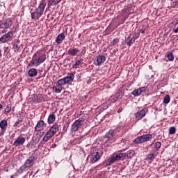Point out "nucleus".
<instances>
[{
  "label": "nucleus",
  "instance_id": "nucleus-1",
  "mask_svg": "<svg viewBox=\"0 0 178 178\" xmlns=\"http://www.w3.org/2000/svg\"><path fill=\"white\" fill-rule=\"evenodd\" d=\"M135 154L136 152H134V150H129L126 153H114L108 160L104 161L103 164L104 166H111V165H113L115 162H118V161H123V159H126L127 158L131 159Z\"/></svg>",
  "mask_w": 178,
  "mask_h": 178
},
{
  "label": "nucleus",
  "instance_id": "nucleus-2",
  "mask_svg": "<svg viewBox=\"0 0 178 178\" xmlns=\"http://www.w3.org/2000/svg\"><path fill=\"white\" fill-rule=\"evenodd\" d=\"M36 56L37 54H35L30 63L28 65V67H33V66H35V67H37L38 66H40L41 63H44L47 59V54H45L40 56L38 58H37Z\"/></svg>",
  "mask_w": 178,
  "mask_h": 178
},
{
  "label": "nucleus",
  "instance_id": "nucleus-3",
  "mask_svg": "<svg viewBox=\"0 0 178 178\" xmlns=\"http://www.w3.org/2000/svg\"><path fill=\"white\" fill-rule=\"evenodd\" d=\"M45 6H47L45 3H40L38 8H36L34 12L31 13V19H33L34 20H38L40 17L42 16V13H44Z\"/></svg>",
  "mask_w": 178,
  "mask_h": 178
},
{
  "label": "nucleus",
  "instance_id": "nucleus-4",
  "mask_svg": "<svg viewBox=\"0 0 178 178\" xmlns=\"http://www.w3.org/2000/svg\"><path fill=\"white\" fill-rule=\"evenodd\" d=\"M150 140H152V135L145 134L138 136V138L134 139V143H135V144H143V143L150 141Z\"/></svg>",
  "mask_w": 178,
  "mask_h": 178
},
{
  "label": "nucleus",
  "instance_id": "nucleus-5",
  "mask_svg": "<svg viewBox=\"0 0 178 178\" xmlns=\"http://www.w3.org/2000/svg\"><path fill=\"white\" fill-rule=\"evenodd\" d=\"M100 159L101 155L99 154V152H95L88 155L87 161H89V163H95V162H98V161H99Z\"/></svg>",
  "mask_w": 178,
  "mask_h": 178
},
{
  "label": "nucleus",
  "instance_id": "nucleus-6",
  "mask_svg": "<svg viewBox=\"0 0 178 178\" xmlns=\"http://www.w3.org/2000/svg\"><path fill=\"white\" fill-rule=\"evenodd\" d=\"M84 124V120L83 119L76 120L72 125L71 131L72 133H74L79 130V129L81 128V126Z\"/></svg>",
  "mask_w": 178,
  "mask_h": 178
},
{
  "label": "nucleus",
  "instance_id": "nucleus-7",
  "mask_svg": "<svg viewBox=\"0 0 178 178\" xmlns=\"http://www.w3.org/2000/svg\"><path fill=\"white\" fill-rule=\"evenodd\" d=\"M13 24V21L7 19L6 21H0V29H9Z\"/></svg>",
  "mask_w": 178,
  "mask_h": 178
},
{
  "label": "nucleus",
  "instance_id": "nucleus-8",
  "mask_svg": "<svg viewBox=\"0 0 178 178\" xmlns=\"http://www.w3.org/2000/svg\"><path fill=\"white\" fill-rule=\"evenodd\" d=\"M34 162H35V156H31L25 161L24 165L26 166L28 169H30V168L34 165Z\"/></svg>",
  "mask_w": 178,
  "mask_h": 178
},
{
  "label": "nucleus",
  "instance_id": "nucleus-9",
  "mask_svg": "<svg viewBox=\"0 0 178 178\" xmlns=\"http://www.w3.org/2000/svg\"><path fill=\"white\" fill-rule=\"evenodd\" d=\"M12 37H13V33L12 32H8L0 38V42L5 43L9 41Z\"/></svg>",
  "mask_w": 178,
  "mask_h": 178
},
{
  "label": "nucleus",
  "instance_id": "nucleus-10",
  "mask_svg": "<svg viewBox=\"0 0 178 178\" xmlns=\"http://www.w3.org/2000/svg\"><path fill=\"white\" fill-rule=\"evenodd\" d=\"M24 143H26V138L23 136H19L14 142L13 145H15V147H20V145H23Z\"/></svg>",
  "mask_w": 178,
  "mask_h": 178
},
{
  "label": "nucleus",
  "instance_id": "nucleus-11",
  "mask_svg": "<svg viewBox=\"0 0 178 178\" xmlns=\"http://www.w3.org/2000/svg\"><path fill=\"white\" fill-rule=\"evenodd\" d=\"M96 58V63H95L96 66H101V65L104 63L105 60H106V57H105V56L98 55Z\"/></svg>",
  "mask_w": 178,
  "mask_h": 178
},
{
  "label": "nucleus",
  "instance_id": "nucleus-12",
  "mask_svg": "<svg viewBox=\"0 0 178 178\" xmlns=\"http://www.w3.org/2000/svg\"><path fill=\"white\" fill-rule=\"evenodd\" d=\"M44 127H45V122H44V120H40L35 127V131H41L44 130Z\"/></svg>",
  "mask_w": 178,
  "mask_h": 178
},
{
  "label": "nucleus",
  "instance_id": "nucleus-13",
  "mask_svg": "<svg viewBox=\"0 0 178 178\" xmlns=\"http://www.w3.org/2000/svg\"><path fill=\"white\" fill-rule=\"evenodd\" d=\"M145 110L142 109L134 114L136 120H141L144 116H145Z\"/></svg>",
  "mask_w": 178,
  "mask_h": 178
},
{
  "label": "nucleus",
  "instance_id": "nucleus-14",
  "mask_svg": "<svg viewBox=\"0 0 178 178\" xmlns=\"http://www.w3.org/2000/svg\"><path fill=\"white\" fill-rule=\"evenodd\" d=\"M147 90V88L145 87H142L138 89H136L132 92V95H134L135 97H138V95H140L142 92H144Z\"/></svg>",
  "mask_w": 178,
  "mask_h": 178
},
{
  "label": "nucleus",
  "instance_id": "nucleus-15",
  "mask_svg": "<svg viewBox=\"0 0 178 178\" xmlns=\"http://www.w3.org/2000/svg\"><path fill=\"white\" fill-rule=\"evenodd\" d=\"M54 136H55V134H53V132H51L50 131V129L46 133V134L44 135V136L43 137V141L44 143H47V141L50 139L52 138V137H54Z\"/></svg>",
  "mask_w": 178,
  "mask_h": 178
},
{
  "label": "nucleus",
  "instance_id": "nucleus-16",
  "mask_svg": "<svg viewBox=\"0 0 178 178\" xmlns=\"http://www.w3.org/2000/svg\"><path fill=\"white\" fill-rule=\"evenodd\" d=\"M66 84H72L73 83V80H74V74H70V76L65 77Z\"/></svg>",
  "mask_w": 178,
  "mask_h": 178
},
{
  "label": "nucleus",
  "instance_id": "nucleus-17",
  "mask_svg": "<svg viewBox=\"0 0 178 178\" xmlns=\"http://www.w3.org/2000/svg\"><path fill=\"white\" fill-rule=\"evenodd\" d=\"M38 74V71L35 68H31L28 72V74L29 77H35L37 74Z\"/></svg>",
  "mask_w": 178,
  "mask_h": 178
},
{
  "label": "nucleus",
  "instance_id": "nucleus-18",
  "mask_svg": "<svg viewBox=\"0 0 178 178\" xmlns=\"http://www.w3.org/2000/svg\"><path fill=\"white\" fill-rule=\"evenodd\" d=\"M64 40H65V33H61L58 34V35L57 36L56 39V42L57 44H61L62 41H63Z\"/></svg>",
  "mask_w": 178,
  "mask_h": 178
},
{
  "label": "nucleus",
  "instance_id": "nucleus-19",
  "mask_svg": "<svg viewBox=\"0 0 178 178\" xmlns=\"http://www.w3.org/2000/svg\"><path fill=\"white\" fill-rule=\"evenodd\" d=\"M53 90H54V92L59 94L62 92V86H61V85L58 84V83H56V86H54L53 87Z\"/></svg>",
  "mask_w": 178,
  "mask_h": 178
},
{
  "label": "nucleus",
  "instance_id": "nucleus-20",
  "mask_svg": "<svg viewBox=\"0 0 178 178\" xmlns=\"http://www.w3.org/2000/svg\"><path fill=\"white\" fill-rule=\"evenodd\" d=\"M113 136H115V131L109 130L105 135V138H108V140H112L113 138Z\"/></svg>",
  "mask_w": 178,
  "mask_h": 178
},
{
  "label": "nucleus",
  "instance_id": "nucleus-21",
  "mask_svg": "<svg viewBox=\"0 0 178 178\" xmlns=\"http://www.w3.org/2000/svg\"><path fill=\"white\" fill-rule=\"evenodd\" d=\"M125 43L127 44V45H128V47H131V45L134 44V40H133V38H131V35L128 36L125 39Z\"/></svg>",
  "mask_w": 178,
  "mask_h": 178
},
{
  "label": "nucleus",
  "instance_id": "nucleus-22",
  "mask_svg": "<svg viewBox=\"0 0 178 178\" xmlns=\"http://www.w3.org/2000/svg\"><path fill=\"white\" fill-rule=\"evenodd\" d=\"M49 131L51 132V133H53V134H56V133H58V131H59V125H58V124H54V125H53L51 128H50V129H49Z\"/></svg>",
  "mask_w": 178,
  "mask_h": 178
},
{
  "label": "nucleus",
  "instance_id": "nucleus-23",
  "mask_svg": "<svg viewBox=\"0 0 178 178\" xmlns=\"http://www.w3.org/2000/svg\"><path fill=\"white\" fill-rule=\"evenodd\" d=\"M48 2V8L50 6H55V5H58L60 0H47Z\"/></svg>",
  "mask_w": 178,
  "mask_h": 178
},
{
  "label": "nucleus",
  "instance_id": "nucleus-24",
  "mask_svg": "<svg viewBox=\"0 0 178 178\" xmlns=\"http://www.w3.org/2000/svg\"><path fill=\"white\" fill-rule=\"evenodd\" d=\"M79 52H80V50H79L77 49H70L68 50L69 55H71L72 56H74L77 55V54H79Z\"/></svg>",
  "mask_w": 178,
  "mask_h": 178
},
{
  "label": "nucleus",
  "instance_id": "nucleus-25",
  "mask_svg": "<svg viewBox=\"0 0 178 178\" xmlns=\"http://www.w3.org/2000/svg\"><path fill=\"white\" fill-rule=\"evenodd\" d=\"M8 127V121L3 120L0 122V128L2 130H5Z\"/></svg>",
  "mask_w": 178,
  "mask_h": 178
},
{
  "label": "nucleus",
  "instance_id": "nucleus-26",
  "mask_svg": "<svg viewBox=\"0 0 178 178\" xmlns=\"http://www.w3.org/2000/svg\"><path fill=\"white\" fill-rule=\"evenodd\" d=\"M55 114H51L50 115H49L47 122L49 124H51V123H54V122H55Z\"/></svg>",
  "mask_w": 178,
  "mask_h": 178
},
{
  "label": "nucleus",
  "instance_id": "nucleus-27",
  "mask_svg": "<svg viewBox=\"0 0 178 178\" xmlns=\"http://www.w3.org/2000/svg\"><path fill=\"white\" fill-rule=\"evenodd\" d=\"M81 62H83V60H76L75 64L73 65V69H79L80 65H81Z\"/></svg>",
  "mask_w": 178,
  "mask_h": 178
},
{
  "label": "nucleus",
  "instance_id": "nucleus-28",
  "mask_svg": "<svg viewBox=\"0 0 178 178\" xmlns=\"http://www.w3.org/2000/svg\"><path fill=\"white\" fill-rule=\"evenodd\" d=\"M13 49L15 52H19V49H20V46H19V44H17V42L13 43Z\"/></svg>",
  "mask_w": 178,
  "mask_h": 178
},
{
  "label": "nucleus",
  "instance_id": "nucleus-29",
  "mask_svg": "<svg viewBox=\"0 0 178 178\" xmlns=\"http://www.w3.org/2000/svg\"><path fill=\"white\" fill-rule=\"evenodd\" d=\"M26 169H29V168L28 167H26L24 164L22 165V166H21L18 170H17V173H19V175L20 174H22V172H23V171L24 170H26Z\"/></svg>",
  "mask_w": 178,
  "mask_h": 178
},
{
  "label": "nucleus",
  "instance_id": "nucleus-30",
  "mask_svg": "<svg viewBox=\"0 0 178 178\" xmlns=\"http://www.w3.org/2000/svg\"><path fill=\"white\" fill-rule=\"evenodd\" d=\"M165 58H167L168 59V60L170 61H173L175 60V56H173V53L170 52L166 56Z\"/></svg>",
  "mask_w": 178,
  "mask_h": 178
},
{
  "label": "nucleus",
  "instance_id": "nucleus-31",
  "mask_svg": "<svg viewBox=\"0 0 178 178\" xmlns=\"http://www.w3.org/2000/svg\"><path fill=\"white\" fill-rule=\"evenodd\" d=\"M169 102H170V96H169V95H167L164 97L163 103L169 104Z\"/></svg>",
  "mask_w": 178,
  "mask_h": 178
},
{
  "label": "nucleus",
  "instance_id": "nucleus-32",
  "mask_svg": "<svg viewBox=\"0 0 178 178\" xmlns=\"http://www.w3.org/2000/svg\"><path fill=\"white\" fill-rule=\"evenodd\" d=\"M169 134H176V127H170L169 129Z\"/></svg>",
  "mask_w": 178,
  "mask_h": 178
},
{
  "label": "nucleus",
  "instance_id": "nucleus-33",
  "mask_svg": "<svg viewBox=\"0 0 178 178\" xmlns=\"http://www.w3.org/2000/svg\"><path fill=\"white\" fill-rule=\"evenodd\" d=\"M148 161H154L155 159V154L154 153L147 155Z\"/></svg>",
  "mask_w": 178,
  "mask_h": 178
},
{
  "label": "nucleus",
  "instance_id": "nucleus-34",
  "mask_svg": "<svg viewBox=\"0 0 178 178\" xmlns=\"http://www.w3.org/2000/svg\"><path fill=\"white\" fill-rule=\"evenodd\" d=\"M57 83H58L60 86H65V84H66V81L65 80V78L59 79L57 81Z\"/></svg>",
  "mask_w": 178,
  "mask_h": 178
},
{
  "label": "nucleus",
  "instance_id": "nucleus-35",
  "mask_svg": "<svg viewBox=\"0 0 178 178\" xmlns=\"http://www.w3.org/2000/svg\"><path fill=\"white\" fill-rule=\"evenodd\" d=\"M161 147H162V143H161V142H156L154 144V148H156V151H158V149H159Z\"/></svg>",
  "mask_w": 178,
  "mask_h": 178
},
{
  "label": "nucleus",
  "instance_id": "nucleus-36",
  "mask_svg": "<svg viewBox=\"0 0 178 178\" xmlns=\"http://www.w3.org/2000/svg\"><path fill=\"white\" fill-rule=\"evenodd\" d=\"M27 147L30 149H33L35 148V144H34V143H29L27 145Z\"/></svg>",
  "mask_w": 178,
  "mask_h": 178
},
{
  "label": "nucleus",
  "instance_id": "nucleus-37",
  "mask_svg": "<svg viewBox=\"0 0 178 178\" xmlns=\"http://www.w3.org/2000/svg\"><path fill=\"white\" fill-rule=\"evenodd\" d=\"M171 6L172 8H175L176 9H177L178 8V0H175L172 3H171Z\"/></svg>",
  "mask_w": 178,
  "mask_h": 178
},
{
  "label": "nucleus",
  "instance_id": "nucleus-38",
  "mask_svg": "<svg viewBox=\"0 0 178 178\" xmlns=\"http://www.w3.org/2000/svg\"><path fill=\"white\" fill-rule=\"evenodd\" d=\"M117 44H119V39L118 38H115V39H113L111 42V45H116Z\"/></svg>",
  "mask_w": 178,
  "mask_h": 178
},
{
  "label": "nucleus",
  "instance_id": "nucleus-39",
  "mask_svg": "<svg viewBox=\"0 0 178 178\" xmlns=\"http://www.w3.org/2000/svg\"><path fill=\"white\" fill-rule=\"evenodd\" d=\"M10 111H12V106L8 104L7 106V107L5 108L4 111L6 112V113H9V112H10Z\"/></svg>",
  "mask_w": 178,
  "mask_h": 178
},
{
  "label": "nucleus",
  "instance_id": "nucleus-40",
  "mask_svg": "<svg viewBox=\"0 0 178 178\" xmlns=\"http://www.w3.org/2000/svg\"><path fill=\"white\" fill-rule=\"evenodd\" d=\"M140 37V33H136L131 38L134 40V42L136 41Z\"/></svg>",
  "mask_w": 178,
  "mask_h": 178
},
{
  "label": "nucleus",
  "instance_id": "nucleus-41",
  "mask_svg": "<svg viewBox=\"0 0 178 178\" xmlns=\"http://www.w3.org/2000/svg\"><path fill=\"white\" fill-rule=\"evenodd\" d=\"M114 95L116 97V98H117L118 99H119V98H120V97H121V95H122V92L118 91V92L117 93H115Z\"/></svg>",
  "mask_w": 178,
  "mask_h": 178
},
{
  "label": "nucleus",
  "instance_id": "nucleus-42",
  "mask_svg": "<svg viewBox=\"0 0 178 178\" xmlns=\"http://www.w3.org/2000/svg\"><path fill=\"white\" fill-rule=\"evenodd\" d=\"M111 102H116V101H118V99L115 95H113L111 97Z\"/></svg>",
  "mask_w": 178,
  "mask_h": 178
},
{
  "label": "nucleus",
  "instance_id": "nucleus-43",
  "mask_svg": "<svg viewBox=\"0 0 178 178\" xmlns=\"http://www.w3.org/2000/svg\"><path fill=\"white\" fill-rule=\"evenodd\" d=\"M19 123H20V121L17 120V121L14 124V127H16L17 126H18Z\"/></svg>",
  "mask_w": 178,
  "mask_h": 178
},
{
  "label": "nucleus",
  "instance_id": "nucleus-44",
  "mask_svg": "<svg viewBox=\"0 0 178 178\" xmlns=\"http://www.w3.org/2000/svg\"><path fill=\"white\" fill-rule=\"evenodd\" d=\"M139 33H140V34H145V31L143 30V29H140L139 30Z\"/></svg>",
  "mask_w": 178,
  "mask_h": 178
},
{
  "label": "nucleus",
  "instance_id": "nucleus-45",
  "mask_svg": "<svg viewBox=\"0 0 178 178\" xmlns=\"http://www.w3.org/2000/svg\"><path fill=\"white\" fill-rule=\"evenodd\" d=\"M63 131H65V133H66V131H67V127H66V125H64V127H63Z\"/></svg>",
  "mask_w": 178,
  "mask_h": 178
},
{
  "label": "nucleus",
  "instance_id": "nucleus-46",
  "mask_svg": "<svg viewBox=\"0 0 178 178\" xmlns=\"http://www.w3.org/2000/svg\"><path fill=\"white\" fill-rule=\"evenodd\" d=\"M3 134H5V131H1L0 136H3Z\"/></svg>",
  "mask_w": 178,
  "mask_h": 178
},
{
  "label": "nucleus",
  "instance_id": "nucleus-47",
  "mask_svg": "<svg viewBox=\"0 0 178 178\" xmlns=\"http://www.w3.org/2000/svg\"><path fill=\"white\" fill-rule=\"evenodd\" d=\"M51 148H56V144H53Z\"/></svg>",
  "mask_w": 178,
  "mask_h": 178
},
{
  "label": "nucleus",
  "instance_id": "nucleus-48",
  "mask_svg": "<svg viewBox=\"0 0 178 178\" xmlns=\"http://www.w3.org/2000/svg\"><path fill=\"white\" fill-rule=\"evenodd\" d=\"M174 33H178V26H177V29H175L174 30Z\"/></svg>",
  "mask_w": 178,
  "mask_h": 178
},
{
  "label": "nucleus",
  "instance_id": "nucleus-49",
  "mask_svg": "<svg viewBox=\"0 0 178 178\" xmlns=\"http://www.w3.org/2000/svg\"><path fill=\"white\" fill-rule=\"evenodd\" d=\"M15 176H17V174H15L14 175H12V176L10 177V178H13V177H15Z\"/></svg>",
  "mask_w": 178,
  "mask_h": 178
},
{
  "label": "nucleus",
  "instance_id": "nucleus-50",
  "mask_svg": "<svg viewBox=\"0 0 178 178\" xmlns=\"http://www.w3.org/2000/svg\"><path fill=\"white\" fill-rule=\"evenodd\" d=\"M42 3H45L47 5V3H45V0H42Z\"/></svg>",
  "mask_w": 178,
  "mask_h": 178
},
{
  "label": "nucleus",
  "instance_id": "nucleus-51",
  "mask_svg": "<svg viewBox=\"0 0 178 178\" xmlns=\"http://www.w3.org/2000/svg\"><path fill=\"white\" fill-rule=\"evenodd\" d=\"M118 113H120V112H122V110H121V109H119V110L118 111Z\"/></svg>",
  "mask_w": 178,
  "mask_h": 178
},
{
  "label": "nucleus",
  "instance_id": "nucleus-52",
  "mask_svg": "<svg viewBox=\"0 0 178 178\" xmlns=\"http://www.w3.org/2000/svg\"><path fill=\"white\" fill-rule=\"evenodd\" d=\"M0 109H2V104H0Z\"/></svg>",
  "mask_w": 178,
  "mask_h": 178
},
{
  "label": "nucleus",
  "instance_id": "nucleus-53",
  "mask_svg": "<svg viewBox=\"0 0 178 178\" xmlns=\"http://www.w3.org/2000/svg\"><path fill=\"white\" fill-rule=\"evenodd\" d=\"M17 42H20L19 41Z\"/></svg>",
  "mask_w": 178,
  "mask_h": 178
}]
</instances>
